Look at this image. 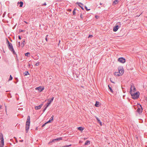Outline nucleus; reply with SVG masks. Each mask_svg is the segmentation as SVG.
Returning <instances> with one entry per match:
<instances>
[{
	"instance_id": "obj_1",
	"label": "nucleus",
	"mask_w": 147,
	"mask_h": 147,
	"mask_svg": "<svg viewBox=\"0 0 147 147\" xmlns=\"http://www.w3.org/2000/svg\"><path fill=\"white\" fill-rule=\"evenodd\" d=\"M30 124V117L29 116L27 117L26 124V132L27 133L29 129Z\"/></svg>"
},
{
	"instance_id": "obj_2",
	"label": "nucleus",
	"mask_w": 147,
	"mask_h": 147,
	"mask_svg": "<svg viewBox=\"0 0 147 147\" xmlns=\"http://www.w3.org/2000/svg\"><path fill=\"white\" fill-rule=\"evenodd\" d=\"M132 98L134 99H137L140 96V92H132L130 93Z\"/></svg>"
},
{
	"instance_id": "obj_3",
	"label": "nucleus",
	"mask_w": 147,
	"mask_h": 147,
	"mask_svg": "<svg viewBox=\"0 0 147 147\" xmlns=\"http://www.w3.org/2000/svg\"><path fill=\"white\" fill-rule=\"evenodd\" d=\"M8 47L9 49L12 52L13 54H16V53L14 51L11 43H9V45H8Z\"/></svg>"
},
{
	"instance_id": "obj_4",
	"label": "nucleus",
	"mask_w": 147,
	"mask_h": 147,
	"mask_svg": "<svg viewBox=\"0 0 147 147\" xmlns=\"http://www.w3.org/2000/svg\"><path fill=\"white\" fill-rule=\"evenodd\" d=\"M136 91V88L133 83L131 84V87L130 90V93L135 92Z\"/></svg>"
},
{
	"instance_id": "obj_5",
	"label": "nucleus",
	"mask_w": 147,
	"mask_h": 147,
	"mask_svg": "<svg viewBox=\"0 0 147 147\" xmlns=\"http://www.w3.org/2000/svg\"><path fill=\"white\" fill-rule=\"evenodd\" d=\"M138 108L137 109L136 111L139 113L140 114L142 112V108L141 105H140L138 104Z\"/></svg>"
},
{
	"instance_id": "obj_6",
	"label": "nucleus",
	"mask_w": 147,
	"mask_h": 147,
	"mask_svg": "<svg viewBox=\"0 0 147 147\" xmlns=\"http://www.w3.org/2000/svg\"><path fill=\"white\" fill-rule=\"evenodd\" d=\"M118 69L119 74L120 75V76H121L124 73V70L123 67L119 66L118 67Z\"/></svg>"
},
{
	"instance_id": "obj_7",
	"label": "nucleus",
	"mask_w": 147,
	"mask_h": 147,
	"mask_svg": "<svg viewBox=\"0 0 147 147\" xmlns=\"http://www.w3.org/2000/svg\"><path fill=\"white\" fill-rule=\"evenodd\" d=\"M118 61L122 63H124L125 62V60L123 57H120L118 59Z\"/></svg>"
},
{
	"instance_id": "obj_8",
	"label": "nucleus",
	"mask_w": 147,
	"mask_h": 147,
	"mask_svg": "<svg viewBox=\"0 0 147 147\" xmlns=\"http://www.w3.org/2000/svg\"><path fill=\"white\" fill-rule=\"evenodd\" d=\"M76 4L78 5L83 10H84L83 7L84 6L83 4L80 2H77Z\"/></svg>"
},
{
	"instance_id": "obj_9",
	"label": "nucleus",
	"mask_w": 147,
	"mask_h": 147,
	"mask_svg": "<svg viewBox=\"0 0 147 147\" xmlns=\"http://www.w3.org/2000/svg\"><path fill=\"white\" fill-rule=\"evenodd\" d=\"M45 88L44 87H42L41 86H39L38 87H36L35 88L36 90H38L39 92H41Z\"/></svg>"
},
{
	"instance_id": "obj_10",
	"label": "nucleus",
	"mask_w": 147,
	"mask_h": 147,
	"mask_svg": "<svg viewBox=\"0 0 147 147\" xmlns=\"http://www.w3.org/2000/svg\"><path fill=\"white\" fill-rule=\"evenodd\" d=\"M119 28V26L118 25H117V24L113 28V31H114V32L117 31Z\"/></svg>"
},
{
	"instance_id": "obj_11",
	"label": "nucleus",
	"mask_w": 147,
	"mask_h": 147,
	"mask_svg": "<svg viewBox=\"0 0 147 147\" xmlns=\"http://www.w3.org/2000/svg\"><path fill=\"white\" fill-rule=\"evenodd\" d=\"M1 144H0V147H3L4 144L3 138H2V139L1 140Z\"/></svg>"
},
{
	"instance_id": "obj_12",
	"label": "nucleus",
	"mask_w": 147,
	"mask_h": 147,
	"mask_svg": "<svg viewBox=\"0 0 147 147\" xmlns=\"http://www.w3.org/2000/svg\"><path fill=\"white\" fill-rule=\"evenodd\" d=\"M43 105V104H42L39 105L38 106H35V109L36 110H38L40 109Z\"/></svg>"
},
{
	"instance_id": "obj_13",
	"label": "nucleus",
	"mask_w": 147,
	"mask_h": 147,
	"mask_svg": "<svg viewBox=\"0 0 147 147\" xmlns=\"http://www.w3.org/2000/svg\"><path fill=\"white\" fill-rule=\"evenodd\" d=\"M54 97H52L51 100H48V102H49L47 103L46 105H48V106H49V105L51 104V102L52 101H53V100L54 99Z\"/></svg>"
},
{
	"instance_id": "obj_14",
	"label": "nucleus",
	"mask_w": 147,
	"mask_h": 147,
	"mask_svg": "<svg viewBox=\"0 0 147 147\" xmlns=\"http://www.w3.org/2000/svg\"><path fill=\"white\" fill-rule=\"evenodd\" d=\"M23 2L22 1L18 2L17 4L18 5L20 4L19 6L20 7H22L23 6Z\"/></svg>"
},
{
	"instance_id": "obj_15",
	"label": "nucleus",
	"mask_w": 147,
	"mask_h": 147,
	"mask_svg": "<svg viewBox=\"0 0 147 147\" xmlns=\"http://www.w3.org/2000/svg\"><path fill=\"white\" fill-rule=\"evenodd\" d=\"M25 39H24V40H23L22 41V42L21 43V46L22 47H24V46L25 45Z\"/></svg>"
},
{
	"instance_id": "obj_16",
	"label": "nucleus",
	"mask_w": 147,
	"mask_h": 147,
	"mask_svg": "<svg viewBox=\"0 0 147 147\" xmlns=\"http://www.w3.org/2000/svg\"><path fill=\"white\" fill-rule=\"evenodd\" d=\"M78 129L80 131H82L84 130V128L82 127H78Z\"/></svg>"
},
{
	"instance_id": "obj_17",
	"label": "nucleus",
	"mask_w": 147,
	"mask_h": 147,
	"mask_svg": "<svg viewBox=\"0 0 147 147\" xmlns=\"http://www.w3.org/2000/svg\"><path fill=\"white\" fill-rule=\"evenodd\" d=\"M108 87H109V89L110 90V91L112 93H113V90L110 87V85H108Z\"/></svg>"
},
{
	"instance_id": "obj_18",
	"label": "nucleus",
	"mask_w": 147,
	"mask_h": 147,
	"mask_svg": "<svg viewBox=\"0 0 147 147\" xmlns=\"http://www.w3.org/2000/svg\"><path fill=\"white\" fill-rule=\"evenodd\" d=\"M90 141L89 140H87L86 141L84 144L85 145H87L90 144Z\"/></svg>"
},
{
	"instance_id": "obj_19",
	"label": "nucleus",
	"mask_w": 147,
	"mask_h": 147,
	"mask_svg": "<svg viewBox=\"0 0 147 147\" xmlns=\"http://www.w3.org/2000/svg\"><path fill=\"white\" fill-rule=\"evenodd\" d=\"M46 105V107H45V108L43 109V113L45 111V110L46 109H47V108L48 107V105H45V106Z\"/></svg>"
},
{
	"instance_id": "obj_20",
	"label": "nucleus",
	"mask_w": 147,
	"mask_h": 147,
	"mask_svg": "<svg viewBox=\"0 0 147 147\" xmlns=\"http://www.w3.org/2000/svg\"><path fill=\"white\" fill-rule=\"evenodd\" d=\"M118 0H115L113 1V3L114 4H116L118 3Z\"/></svg>"
},
{
	"instance_id": "obj_21",
	"label": "nucleus",
	"mask_w": 147,
	"mask_h": 147,
	"mask_svg": "<svg viewBox=\"0 0 147 147\" xmlns=\"http://www.w3.org/2000/svg\"><path fill=\"white\" fill-rule=\"evenodd\" d=\"M99 102L97 101H96V103L95 104V106L96 107H98L99 105Z\"/></svg>"
},
{
	"instance_id": "obj_22",
	"label": "nucleus",
	"mask_w": 147,
	"mask_h": 147,
	"mask_svg": "<svg viewBox=\"0 0 147 147\" xmlns=\"http://www.w3.org/2000/svg\"><path fill=\"white\" fill-rule=\"evenodd\" d=\"M119 72H115V73H114V75H116V76H120V74H118Z\"/></svg>"
},
{
	"instance_id": "obj_23",
	"label": "nucleus",
	"mask_w": 147,
	"mask_h": 147,
	"mask_svg": "<svg viewBox=\"0 0 147 147\" xmlns=\"http://www.w3.org/2000/svg\"><path fill=\"white\" fill-rule=\"evenodd\" d=\"M30 53L29 52H27L26 53H25V55L26 56L29 57V55H30Z\"/></svg>"
},
{
	"instance_id": "obj_24",
	"label": "nucleus",
	"mask_w": 147,
	"mask_h": 147,
	"mask_svg": "<svg viewBox=\"0 0 147 147\" xmlns=\"http://www.w3.org/2000/svg\"><path fill=\"white\" fill-rule=\"evenodd\" d=\"M97 121H98V123H100V125H101L102 122L100 121L98 118H97Z\"/></svg>"
},
{
	"instance_id": "obj_25",
	"label": "nucleus",
	"mask_w": 147,
	"mask_h": 147,
	"mask_svg": "<svg viewBox=\"0 0 147 147\" xmlns=\"http://www.w3.org/2000/svg\"><path fill=\"white\" fill-rule=\"evenodd\" d=\"M12 79H13L11 75H10V76L9 78V81H10V80H12Z\"/></svg>"
},
{
	"instance_id": "obj_26",
	"label": "nucleus",
	"mask_w": 147,
	"mask_h": 147,
	"mask_svg": "<svg viewBox=\"0 0 147 147\" xmlns=\"http://www.w3.org/2000/svg\"><path fill=\"white\" fill-rule=\"evenodd\" d=\"M25 74L24 76H27V75L29 74V72L28 71H26L25 72Z\"/></svg>"
},
{
	"instance_id": "obj_27",
	"label": "nucleus",
	"mask_w": 147,
	"mask_h": 147,
	"mask_svg": "<svg viewBox=\"0 0 147 147\" xmlns=\"http://www.w3.org/2000/svg\"><path fill=\"white\" fill-rule=\"evenodd\" d=\"M48 35H46V37H45V39L47 41L48 37Z\"/></svg>"
},
{
	"instance_id": "obj_28",
	"label": "nucleus",
	"mask_w": 147,
	"mask_h": 147,
	"mask_svg": "<svg viewBox=\"0 0 147 147\" xmlns=\"http://www.w3.org/2000/svg\"><path fill=\"white\" fill-rule=\"evenodd\" d=\"M85 9L87 11H88L89 10H90V9H88L87 7L86 6H85Z\"/></svg>"
},
{
	"instance_id": "obj_29",
	"label": "nucleus",
	"mask_w": 147,
	"mask_h": 147,
	"mask_svg": "<svg viewBox=\"0 0 147 147\" xmlns=\"http://www.w3.org/2000/svg\"><path fill=\"white\" fill-rule=\"evenodd\" d=\"M2 138H3V135L1 134L0 135V138L1 139V140Z\"/></svg>"
},
{
	"instance_id": "obj_30",
	"label": "nucleus",
	"mask_w": 147,
	"mask_h": 147,
	"mask_svg": "<svg viewBox=\"0 0 147 147\" xmlns=\"http://www.w3.org/2000/svg\"><path fill=\"white\" fill-rule=\"evenodd\" d=\"M53 117L54 116L53 115L52 116L51 118L50 119V120L51 121H53Z\"/></svg>"
},
{
	"instance_id": "obj_31",
	"label": "nucleus",
	"mask_w": 147,
	"mask_h": 147,
	"mask_svg": "<svg viewBox=\"0 0 147 147\" xmlns=\"http://www.w3.org/2000/svg\"><path fill=\"white\" fill-rule=\"evenodd\" d=\"M71 146V144H70V145H65V146H63V147H69V146Z\"/></svg>"
},
{
	"instance_id": "obj_32",
	"label": "nucleus",
	"mask_w": 147,
	"mask_h": 147,
	"mask_svg": "<svg viewBox=\"0 0 147 147\" xmlns=\"http://www.w3.org/2000/svg\"><path fill=\"white\" fill-rule=\"evenodd\" d=\"M80 18L82 19H83V15L82 14V13H81L80 14Z\"/></svg>"
},
{
	"instance_id": "obj_33",
	"label": "nucleus",
	"mask_w": 147,
	"mask_h": 147,
	"mask_svg": "<svg viewBox=\"0 0 147 147\" xmlns=\"http://www.w3.org/2000/svg\"><path fill=\"white\" fill-rule=\"evenodd\" d=\"M73 14L74 15H75L76 14V11L75 10H74L73 11Z\"/></svg>"
},
{
	"instance_id": "obj_34",
	"label": "nucleus",
	"mask_w": 147,
	"mask_h": 147,
	"mask_svg": "<svg viewBox=\"0 0 147 147\" xmlns=\"http://www.w3.org/2000/svg\"><path fill=\"white\" fill-rule=\"evenodd\" d=\"M7 43H8V45H9V43H10L9 42V41L7 39Z\"/></svg>"
},
{
	"instance_id": "obj_35",
	"label": "nucleus",
	"mask_w": 147,
	"mask_h": 147,
	"mask_svg": "<svg viewBox=\"0 0 147 147\" xmlns=\"http://www.w3.org/2000/svg\"><path fill=\"white\" fill-rule=\"evenodd\" d=\"M39 62H38L36 63L35 64V65L36 66H37L39 65Z\"/></svg>"
},
{
	"instance_id": "obj_36",
	"label": "nucleus",
	"mask_w": 147,
	"mask_h": 147,
	"mask_svg": "<svg viewBox=\"0 0 147 147\" xmlns=\"http://www.w3.org/2000/svg\"><path fill=\"white\" fill-rule=\"evenodd\" d=\"M51 121L50 120H49V121L46 122V123L47 124L48 123H51Z\"/></svg>"
},
{
	"instance_id": "obj_37",
	"label": "nucleus",
	"mask_w": 147,
	"mask_h": 147,
	"mask_svg": "<svg viewBox=\"0 0 147 147\" xmlns=\"http://www.w3.org/2000/svg\"><path fill=\"white\" fill-rule=\"evenodd\" d=\"M47 123H45L44 124H43L42 126V127H44L45 125H46V124Z\"/></svg>"
},
{
	"instance_id": "obj_38",
	"label": "nucleus",
	"mask_w": 147,
	"mask_h": 147,
	"mask_svg": "<svg viewBox=\"0 0 147 147\" xmlns=\"http://www.w3.org/2000/svg\"><path fill=\"white\" fill-rule=\"evenodd\" d=\"M47 5V4L46 3H45L43 4H42V6H46Z\"/></svg>"
},
{
	"instance_id": "obj_39",
	"label": "nucleus",
	"mask_w": 147,
	"mask_h": 147,
	"mask_svg": "<svg viewBox=\"0 0 147 147\" xmlns=\"http://www.w3.org/2000/svg\"><path fill=\"white\" fill-rule=\"evenodd\" d=\"M24 31L23 30H20L19 31V32H24Z\"/></svg>"
},
{
	"instance_id": "obj_40",
	"label": "nucleus",
	"mask_w": 147,
	"mask_h": 147,
	"mask_svg": "<svg viewBox=\"0 0 147 147\" xmlns=\"http://www.w3.org/2000/svg\"><path fill=\"white\" fill-rule=\"evenodd\" d=\"M18 38L20 40H21V36L20 35H19L18 36Z\"/></svg>"
},
{
	"instance_id": "obj_41",
	"label": "nucleus",
	"mask_w": 147,
	"mask_h": 147,
	"mask_svg": "<svg viewBox=\"0 0 147 147\" xmlns=\"http://www.w3.org/2000/svg\"><path fill=\"white\" fill-rule=\"evenodd\" d=\"M62 138H58V140H62Z\"/></svg>"
},
{
	"instance_id": "obj_42",
	"label": "nucleus",
	"mask_w": 147,
	"mask_h": 147,
	"mask_svg": "<svg viewBox=\"0 0 147 147\" xmlns=\"http://www.w3.org/2000/svg\"><path fill=\"white\" fill-rule=\"evenodd\" d=\"M92 36H92V35H90L89 36L88 38H90V37H92Z\"/></svg>"
},
{
	"instance_id": "obj_43",
	"label": "nucleus",
	"mask_w": 147,
	"mask_h": 147,
	"mask_svg": "<svg viewBox=\"0 0 147 147\" xmlns=\"http://www.w3.org/2000/svg\"><path fill=\"white\" fill-rule=\"evenodd\" d=\"M18 47H20V42H18Z\"/></svg>"
},
{
	"instance_id": "obj_44",
	"label": "nucleus",
	"mask_w": 147,
	"mask_h": 147,
	"mask_svg": "<svg viewBox=\"0 0 147 147\" xmlns=\"http://www.w3.org/2000/svg\"><path fill=\"white\" fill-rule=\"evenodd\" d=\"M71 11V9H69L68 10V11Z\"/></svg>"
},
{
	"instance_id": "obj_45",
	"label": "nucleus",
	"mask_w": 147,
	"mask_h": 147,
	"mask_svg": "<svg viewBox=\"0 0 147 147\" xmlns=\"http://www.w3.org/2000/svg\"><path fill=\"white\" fill-rule=\"evenodd\" d=\"M110 81H111V82H112V83H114V84H115V83L114 82H113V81H111V80H110Z\"/></svg>"
},
{
	"instance_id": "obj_46",
	"label": "nucleus",
	"mask_w": 147,
	"mask_h": 147,
	"mask_svg": "<svg viewBox=\"0 0 147 147\" xmlns=\"http://www.w3.org/2000/svg\"><path fill=\"white\" fill-rule=\"evenodd\" d=\"M5 111L6 112L7 107L6 106H5Z\"/></svg>"
},
{
	"instance_id": "obj_47",
	"label": "nucleus",
	"mask_w": 147,
	"mask_h": 147,
	"mask_svg": "<svg viewBox=\"0 0 147 147\" xmlns=\"http://www.w3.org/2000/svg\"><path fill=\"white\" fill-rule=\"evenodd\" d=\"M24 22L26 24H28V22H27L26 21H24Z\"/></svg>"
},
{
	"instance_id": "obj_48",
	"label": "nucleus",
	"mask_w": 147,
	"mask_h": 147,
	"mask_svg": "<svg viewBox=\"0 0 147 147\" xmlns=\"http://www.w3.org/2000/svg\"><path fill=\"white\" fill-rule=\"evenodd\" d=\"M20 142H23V140H20Z\"/></svg>"
},
{
	"instance_id": "obj_49",
	"label": "nucleus",
	"mask_w": 147,
	"mask_h": 147,
	"mask_svg": "<svg viewBox=\"0 0 147 147\" xmlns=\"http://www.w3.org/2000/svg\"><path fill=\"white\" fill-rule=\"evenodd\" d=\"M55 140H58V138L56 139H55Z\"/></svg>"
},
{
	"instance_id": "obj_50",
	"label": "nucleus",
	"mask_w": 147,
	"mask_h": 147,
	"mask_svg": "<svg viewBox=\"0 0 147 147\" xmlns=\"http://www.w3.org/2000/svg\"><path fill=\"white\" fill-rule=\"evenodd\" d=\"M95 17L96 18H97V16H95Z\"/></svg>"
},
{
	"instance_id": "obj_51",
	"label": "nucleus",
	"mask_w": 147,
	"mask_h": 147,
	"mask_svg": "<svg viewBox=\"0 0 147 147\" xmlns=\"http://www.w3.org/2000/svg\"><path fill=\"white\" fill-rule=\"evenodd\" d=\"M16 58H17V55L16 54Z\"/></svg>"
},
{
	"instance_id": "obj_52",
	"label": "nucleus",
	"mask_w": 147,
	"mask_h": 147,
	"mask_svg": "<svg viewBox=\"0 0 147 147\" xmlns=\"http://www.w3.org/2000/svg\"><path fill=\"white\" fill-rule=\"evenodd\" d=\"M74 10H75V11H76V8H75V9H74Z\"/></svg>"
},
{
	"instance_id": "obj_53",
	"label": "nucleus",
	"mask_w": 147,
	"mask_h": 147,
	"mask_svg": "<svg viewBox=\"0 0 147 147\" xmlns=\"http://www.w3.org/2000/svg\"><path fill=\"white\" fill-rule=\"evenodd\" d=\"M16 80H18V79L17 78H16Z\"/></svg>"
},
{
	"instance_id": "obj_54",
	"label": "nucleus",
	"mask_w": 147,
	"mask_h": 147,
	"mask_svg": "<svg viewBox=\"0 0 147 147\" xmlns=\"http://www.w3.org/2000/svg\"><path fill=\"white\" fill-rule=\"evenodd\" d=\"M1 106H0V109H1Z\"/></svg>"
},
{
	"instance_id": "obj_55",
	"label": "nucleus",
	"mask_w": 147,
	"mask_h": 147,
	"mask_svg": "<svg viewBox=\"0 0 147 147\" xmlns=\"http://www.w3.org/2000/svg\"><path fill=\"white\" fill-rule=\"evenodd\" d=\"M17 60L18 61V59L17 58Z\"/></svg>"
},
{
	"instance_id": "obj_56",
	"label": "nucleus",
	"mask_w": 147,
	"mask_h": 147,
	"mask_svg": "<svg viewBox=\"0 0 147 147\" xmlns=\"http://www.w3.org/2000/svg\"><path fill=\"white\" fill-rule=\"evenodd\" d=\"M100 5H102V4H101V3H100Z\"/></svg>"
},
{
	"instance_id": "obj_57",
	"label": "nucleus",
	"mask_w": 147,
	"mask_h": 147,
	"mask_svg": "<svg viewBox=\"0 0 147 147\" xmlns=\"http://www.w3.org/2000/svg\"><path fill=\"white\" fill-rule=\"evenodd\" d=\"M146 100H147V97L146 98Z\"/></svg>"
},
{
	"instance_id": "obj_58",
	"label": "nucleus",
	"mask_w": 147,
	"mask_h": 147,
	"mask_svg": "<svg viewBox=\"0 0 147 147\" xmlns=\"http://www.w3.org/2000/svg\"><path fill=\"white\" fill-rule=\"evenodd\" d=\"M14 138H16L15 137H14Z\"/></svg>"
},
{
	"instance_id": "obj_59",
	"label": "nucleus",
	"mask_w": 147,
	"mask_h": 147,
	"mask_svg": "<svg viewBox=\"0 0 147 147\" xmlns=\"http://www.w3.org/2000/svg\"><path fill=\"white\" fill-rule=\"evenodd\" d=\"M118 23L120 24V22H119Z\"/></svg>"
}]
</instances>
